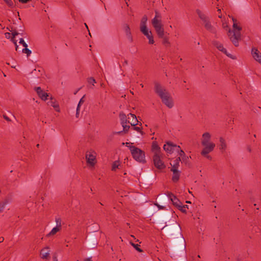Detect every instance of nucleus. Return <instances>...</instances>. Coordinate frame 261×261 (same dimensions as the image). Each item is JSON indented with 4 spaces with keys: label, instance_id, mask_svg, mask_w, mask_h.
Listing matches in <instances>:
<instances>
[{
    "label": "nucleus",
    "instance_id": "nucleus-21",
    "mask_svg": "<svg viewBox=\"0 0 261 261\" xmlns=\"http://www.w3.org/2000/svg\"><path fill=\"white\" fill-rule=\"evenodd\" d=\"M123 30L125 33V34H126V36L127 37L128 39L132 41V37L131 36L130 30V28H129L128 25L127 24H124L123 25Z\"/></svg>",
    "mask_w": 261,
    "mask_h": 261
},
{
    "label": "nucleus",
    "instance_id": "nucleus-23",
    "mask_svg": "<svg viewBox=\"0 0 261 261\" xmlns=\"http://www.w3.org/2000/svg\"><path fill=\"white\" fill-rule=\"evenodd\" d=\"M220 149L222 151H224L227 147L225 140L223 138H220Z\"/></svg>",
    "mask_w": 261,
    "mask_h": 261
},
{
    "label": "nucleus",
    "instance_id": "nucleus-45",
    "mask_svg": "<svg viewBox=\"0 0 261 261\" xmlns=\"http://www.w3.org/2000/svg\"><path fill=\"white\" fill-rule=\"evenodd\" d=\"M156 205L159 207V208L160 210H163L164 208V206H161V205H160L158 204H156Z\"/></svg>",
    "mask_w": 261,
    "mask_h": 261
},
{
    "label": "nucleus",
    "instance_id": "nucleus-20",
    "mask_svg": "<svg viewBox=\"0 0 261 261\" xmlns=\"http://www.w3.org/2000/svg\"><path fill=\"white\" fill-rule=\"evenodd\" d=\"M181 161V158L178 157L174 160L172 162L170 163L171 166V169H178L179 166V163Z\"/></svg>",
    "mask_w": 261,
    "mask_h": 261
},
{
    "label": "nucleus",
    "instance_id": "nucleus-62",
    "mask_svg": "<svg viewBox=\"0 0 261 261\" xmlns=\"http://www.w3.org/2000/svg\"><path fill=\"white\" fill-rule=\"evenodd\" d=\"M88 31H89V34L91 36V34H90V33L89 32V30H88Z\"/></svg>",
    "mask_w": 261,
    "mask_h": 261
},
{
    "label": "nucleus",
    "instance_id": "nucleus-58",
    "mask_svg": "<svg viewBox=\"0 0 261 261\" xmlns=\"http://www.w3.org/2000/svg\"><path fill=\"white\" fill-rule=\"evenodd\" d=\"M121 133V132H117L116 133H117V134H120V133Z\"/></svg>",
    "mask_w": 261,
    "mask_h": 261
},
{
    "label": "nucleus",
    "instance_id": "nucleus-28",
    "mask_svg": "<svg viewBox=\"0 0 261 261\" xmlns=\"http://www.w3.org/2000/svg\"><path fill=\"white\" fill-rule=\"evenodd\" d=\"M55 222L56 223V226L61 228L62 227V220L60 217H57L55 218Z\"/></svg>",
    "mask_w": 261,
    "mask_h": 261
},
{
    "label": "nucleus",
    "instance_id": "nucleus-49",
    "mask_svg": "<svg viewBox=\"0 0 261 261\" xmlns=\"http://www.w3.org/2000/svg\"><path fill=\"white\" fill-rule=\"evenodd\" d=\"M127 64H128V61L127 60H125L123 63V65H127Z\"/></svg>",
    "mask_w": 261,
    "mask_h": 261
},
{
    "label": "nucleus",
    "instance_id": "nucleus-36",
    "mask_svg": "<svg viewBox=\"0 0 261 261\" xmlns=\"http://www.w3.org/2000/svg\"><path fill=\"white\" fill-rule=\"evenodd\" d=\"M7 204V202L0 203V213L2 212L5 208V205Z\"/></svg>",
    "mask_w": 261,
    "mask_h": 261
},
{
    "label": "nucleus",
    "instance_id": "nucleus-14",
    "mask_svg": "<svg viewBox=\"0 0 261 261\" xmlns=\"http://www.w3.org/2000/svg\"><path fill=\"white\" fill-rule=\"evenodd\" d=\"M167 196L170 200L172 202V203L174 205L178 207L179 205H181V202L174 194L171 193H168Z\"/></svg>",
    "mask_w": 261,
    "mask_h": 261
},
{
    "label": "nucleus",
    "instance_id": "nucleus-48",
    "mask_svg": "<svg viewBox=\"0 0 261 261\" xmlns=\"http://www.w3.org/2000/svg\"><path fill=\"white\" fill-rule=\"evenodd\" d=\"M222 26L224 28L227 27V24L226 22H223Z\"/></svg>",
    "mask_w": 261,
    "mask_h": 261
},
{
    "label": "nucleus",
    "instance_id": "nucleus-50",
    "mask_svg": "<svg viewBox=\"0 0 261 261\" xmlns=\"http://www.w3.org/2000/svg\"><path fill=\"white\" fill-rule=\"evenodd\" d=\"M4 118L6 120H8V121H9V118H8L7 116H6L4 115Z\"/></svg>",
    "mask_w": 261,
    "mask_h": 261
},
{
    "label": "nucleus",
    "instance_id": "nucleus-8",
    "mask_svg": "<svg viewBox=\"0 0 261 261\" xmlns=\"http://www.w3.org/2000/svg\"><path fill=\"white\" fill-rule=\"evenodd\" d=\"M202 145L203 146V148L201 152V154H208L214 150L216 146L215 144L212 142Z\"/></svg>",
    "mask_w": 261,
    "mask_h": 261
},
{
    "label": "nucleus",
    "instance_id": "nucleus-39",
    "mask_svg": "<svg viewBox=\"0 0 261 261\" xmlns=\"http://www.w3.org/2000/svg\"><path fill=\"white\" fill-rule=\"evenodd\" d=\"M11 41L13 42V43L15 44V50L16 51H18V49H19V47H18V45L17 44V40H15V39L14 38H11Z\"/></svg>",
    "mask_w": 261,
    "mask_h": 261
},
{
    "label": "nucleus",
    "instance_id": "nucleus-54",
    "mask_svg": "<svg viewBox=\"0 0 261 261\" xmlns=\"http://www.w3.org/2000/svg\"><path fill=\"white\" fill-rule=\"evenodd\" d=\"M183 206H186V209L188 208V206L187 205H183Z\"/></svg>",
    "mask_w": 261,
    "mask_h": 261
},
{
    "label": "nucleus",
    "instance_id": "nucleus-57",
    "mask_svg": "<svg viewBox=\"0 0 261 261\" xmlns=\"http://www.w3.org/2000/svg\"><path fill=\"white\" fill-rule=\"evenodd\" d=\"M85 27H86L87 29H88V26L86 23H85Z\"/></svg>",
    "mask_w": 261,
    "mask_h": 261
},
{
    "label": "nucleus",
    "instance_id": "nucleus-37",
    "mask_svg": "<svg viewBox=\"0 0 261 261\" xmlns=\"http://www.w3.org/2000/svg\"><path fill=\"white\" fill-rule=\"evenodd\" d=\"M122 126L123 127V130L126 132L128 131L129 128V126L127 125V123L122 124Z\"/></svg>",
    "mask_w": 261,
    "mask_h": 261
},
{
    "label": "nucleus",
    "instance_id": "nucleus-59",
    "mask_svg": "<svg viewBox=\"0 0 261 261\" xmlns=\"http://www.w3.org/2000/svg\"><path fill=\"white\" fill-rule=\"evenodd\" d=\"M186 202H187V203H191V202H190V201H186Z\"/></svg>",
    "mask_w": 261,
    "mask_h": 261
},
{
    "label": "nucleus",
    "instance_id": "nucleus-56",
    "mask_svg": "<svg viewBox=\"0 0 261 261\" xmlns=\"http://www.w3.org/2000/svg\"><path fill=\"white\" fill-rule=\"evenodd\" d=\"M140 86L142 88H143L144 87V85L142 84H140Z\"/></svg>",
    "mask_w": 261,
    "mask_h": 261
},
{
    "label": "nucleus",
    "instance_id": "nucleus-33",
    "mask_svg": "<svg viewBox=\"0 0 261 261\" xmlns=\"http://www.w3.org/2000/svg\"><path fill=\"white\" fill-rule=\"evenodd\" d=\"M163 44H170V42L168 40V38L166 37H164V36H163Z\"/></svg>",
    "mask_w": 261,
    "mask_h": 261
},
{
    "label": "nucleus",
    "instance_id": "nucleus-5",
    "mask_svg": "<svg viewBox=\"0 0 261 261\" xmlns=\"http://www.w3.org/2000/svg\"><path fill=\"white\" fill-rule=\"evenodd\" d=\"M232 20L233 21V28L234 31L232 32L229 30L228 36L234 46H238L239 41L241 39L240 31L241 30V28L238 25L237 23H236V20L234 19V18H233Z\"/></svg>",
    "mask_w": 261,
    "mask_h": 261
},
{
    "label": "nucleus",
    "instance_id": "nucleus-25",
    "mask_svg": "<svg viewBox=\"0 0 261 261\" xmlns=\"http://www.w3.org/2000/svg\"><path fill=\"white\" fill-rule=\"evenodd\" d=\"M61 229V228H59V227H58L57 226L54 227L50 231V232L48 234L47 236H53L54 234H55L57 232H58V231H59Z\"/></svg>",
    "mask_w": 261,
    "mask_h": 261
},
{
    "label": "nucleus",
    "instance_id": "nucleus-18",
    "mask_svg": "<svg viewBox=\"0 0 261 261\" xmlns=\"http://www.w3.org/2000/svg\"><path fill=\"white\" fill-rule=\"evenodd\" d=\"M147 20L148 18L147 16L146 15H144L141 20L140 27V31L148 29L146 25Z\"/></svg>",
    "mask_w": 261,
    "mask_h": 261
},
{
    "label": "nucleus",
    "instance_id": "nucleus-4",
    "mask_svg": "<svg viewBox=\"0 0 261 261\" xmlns=\"http://www.w3.org/2000/svg\"><path fill=\"white\" fill-rule=\"evenodd\" d=\"M130 144L131 143L129 142L125 143V145L129 149L134 159L140 163H145L146 160L144 151L141 150V149L135 147V146L130 145ZM124 144V143H122V145Z\"/></svg>",
    "mask_w": 261,
    "mask_h": 261
},
{
    "label": "nucleus",
    "instance_id": "nucleus-9",
    "mask_svg": "<svg viewBox=\"0 0 261 261\" xmlns=\"http://www.w3.org/2000/svg\"><path fill=\"white\" fill-rule=\"evenodd\" d=\"M163 148L167 153L171 154L176 151V149L178 148V146L171 142H168L164 145Z\"/></svg>",
    "mask_w": 261,
    "mask_h": 261
},
{
    "label": "nucleus",
    "instance_id": "nucleus-29",
    "mask_svg": "<svg viewBox=\"0 0 261 261\" xmlns=\"http://www.w3.org/2000/svg\"><path fill=\"white\" fill-rule=\"evenodd\" d=\"M22 52L24 54H27V56L29 57L32 54V51L28 47H24L22 49Z\"/></svg>",
    "mask_w": 261,
    "mask_h": 261
},
{
    "label": "nucleus",
    "instance_id": "nucleus-44",
    "mask_svg": "<svg viewBox=\"0 0 261 261\" xmlns=\"http://www.w3.org/2000/svg\"><path fill=\"white\" fill-rule=\"evenodd\" d=\"M202 155L204 156V157H205L206 158H207V159L210 160H212V157L211 155H208V154H201Z\"/></svg>",
    "mask_w": 261,
    "mask_h": 261
},
{
    "label": "nucleus",
    "instance_id": "nucleus-31",
    "mask_svg": "<svg viewBox=\"0 0 261 261\" xmlns=\"http://www.w3.org/2000/svg\"><path fill=\"white\" fill-rule=\"evenodd\" d=\"M177 208L179 209V210L181 211L182 213H187V210L186 209V206H183L182 203Z\"/></svg>",
    "mask_w": 261,
    "mask_h": 261
},
{
    "label": "nucleus",
    "instance_id": "nucleus-47",
    "mask_svg": "<svg viewBox=\"0 0 261 261\" xmlns=\"http://www.w3.org/2000/svg\"><path fill=\"white\" fill-rule=\"evenodd\" d=\"M30 0H19V1L22 3H26L29 2Z\"/></svg>",
    "mask_w": 261,
    "mask_h": 261
},
{
    "label": "nucleus",
    "instance_id": "nucleus-30",
    "mask_svg": "<svg viewBox=\"0 0 261 261\" xmlns=\"http://www.w3.org/2000/svg\"><path fill=\"white\" fill-rule=\"evenodd\" d=\"M139 252H141L142 251V250L140 248V245L138 244H135L133 243H130Z\"/></svg>",
    "mask_w": 261,
    "mask_h": 261
},
{
    "label": "nucleus",
    "instance_id": "nucleus-13",
    "mask_svg": "<svg viewBox=\"0 0 261 261\" xmlns=\"http://www.w3.org/2000/svg\"><path fill=\"white\" fill-rule=\"evenodd\" d=\"M251 55L253 59L261 64V53L255 47L252 48Z\"/></svg>",
    "mask_w": 261,
    "mask_h": 261
},
{
    "label": "nucleus",
    "instance_id": "nucleus-51",
    "mask_svg": "<svg viewBox=\"0 0 261 261\" xmlns=\"http://www.w3.org/2000/svg\"><path fill=\"white\" fill-rule=\"evenodd\" d=\"M4 239L3 238H0V242H2L4 241Z\"/></svg>",
    "mask_w": 261,
    "mask_h": 261
},
{
    "label": "nucleus",
    "instance_id": "nucleus-53",
    "mask_svg": "<svg viewBox=\"0 0 261 261\" xmlns=\"http://www.w3.org/2000/svg\"><path fill=\"white\" fill-rule=\"evenodd\" d=\"M54 261H57V259L56 257H54Z\"/></svg>",
    "mask_w": 261,
    "mask_h": 261
},
{
    "label": "nucleus",
    "instance_id": "nucleus-22",
    "mask_svg": "<svg viewBox=\"0 0 261 261\" xmlns=\"http://www.w3.org/2000/svg\"><path fill=\"white\" fill-rule=\"evenodd\" d=\"M51 100L50 101L48 102V103H47L48 105L54 107V108L55 109V110L57 112H59L60 111L59 105L56 102V101L55 100L53 101L52 98H51Z\"/></svg>",
    "mask_w": 261,
    "mask_h": 261
},
{
    "label": "nucleus",
    "instance_id": "nucleus-34",
    "mask_svg": "<svg viewBox=\"0 0 261 261\" xmlns=\"http://www.w3.org/2000/svg\"><path fill=\"white\" fill-rule=\"evenodd\" d=\"M88 82L89 84H92L93 85H94V84L96 83L95 80L92 77L88 78Z\"/></svg>",
    "mask_w": 261,
    "mask_h": 261
},
{
    "label": "nucleus",
    "instance_id": "nucleus-11",
    "mask_svg": "<svg viewBox=\"0 0 261 261\" xmlns=\"http://www.w3.org/2000/svg\"><path fill=\"white\" fill-rule=\"evenodd\" d=\"M214 44L218 49L225 54L227 56L230 57L231 59H234L233 57H232L231 54L227 53L226 49L223 47V44H222L221 43L218 41H215L214 42Z\"/></svg>",
    "mask_w": 261,
    "mask_h": 261
},
{
    "label": "nucleus",
    "instance_id": "nucleus-17",
    "mask_svg": "<svg viewBox=\"0 0 261 261\" xmlns=\"http://www.w3.org/2000/svg\"><path fill=\"white\" fill-rule=\"evenodd\" d=\"M171 171L173 172L172 180L174 182H177L179 179L180 171L178 169H171Z\"/></svg>",
    "mask_w": 261,
    "mask_h": 261
},
{
    "label": "nucleus",
    "instance_id": "nucleus-60",
    "mask_svg": "<svg viewBox=\"0 0 261 261\" xmlns=\"http://www.w3.org/2000/svg\"><path fill=\"white\" fill-rule=\"evenodd\" d=\"M248 150H249V152H250V151H251V149H250V148H249V149H248Z\"/></svg>",
    "mask_w": 261,
    "mask_h": 261
},
{
    "label": "nucleus",
    "instance_id": "nucleus-35",
    "mask_svg": "<svg viewBox=\"0 0 261 261\" xmlns=\"http://www.w3.org/2000/svg\"><path fill=\"white\" fill-rule=\"evenodd\" d=\"M133 129L138 132L140 133L141 135H143V132L142 131L141 128L138 126H134Z\"/></svg>",
    "mask_w": 261,
    "mask_h": 261
},
{
    "label": "nucleus",
    "instance_id": "nucleus-3",
    "mask_svg": "<svg viewBox=\"0 0 261 261\" xmlns=\"http://www.w3.org/2000/svg\"><path fill=\"white\" fill-rule=\"evenodd\" d=\"M151 24L159 38H163L164 35V25L162 23L161 14L157 10L155 11V16L151 20Z\"/></svg>",
    "mask_w": 261,
    "mask_h": 261
},
{
    "label": "nucleus",
    "instance_id": "nucleus-26",
    "mask_svg": "<svg viewBox=\"0 0 261 261\" xmlns=\"http://www.w3.org/2000/svg\"><path fill=\"white\" fill-rule=\"evenodd\" d=\"M176 152L178 153V155H179V157L182 158V159H184V157L186 158V154L184 151L181 149L179 146H178V148L176 149Z\"/></svg>",
    "mask_w": 261,
    "mask_h": 261
},
{
    "label": "nucleus",
    "instance_id": "nucleus-19",
    "mask_svg": "<svg viewBox=\"0 0 261 261\" xmlns=\"http://www.w3.org/2000/svg\"><path fill=\"white\" fill-rule=\"evenodd\" d=\"M132 117V120L130 121H128V122L130 123V124L133 126H135L138 124V120L135 115L133 114L132 113H129L128 114V119H130V118Z\"/></svg>",
    "mask_w": 261,
    "mask_h": 261
},
{
    "label": "nucleus",
    "instance_id": "nucleus-46",
    "mask_svg": "<svg viewBox=\"0 0 261 261\" xmlns=\"http://www.w3.org/2000/svg\"><path fill=\"white\" fill-rule=\"evenodd\" d=\"M84 261H92V257H88L84 260Z\"/></svg>",
    "mask_w": 261,
    "mask_h": 261
},
{
    "label": "nucleus",
    "instance_id": "nucleus-2",
    "mask_svg": "<svg viewBox=\"0 0 261 261\" xmlns=\"http://www.w3.org/2000/svg\"><path fill=\"white\" fill-rule=\"evenodd\" d=\"M151 151L153 153V161L156 168L159 169H163L165 168V165L162 161L163 153L161 148L156 142H153L151 146Z\"/></svg>",
    "mask_w": 261,
    "mask_h": 261
},
{
    "label": "nucleus",
    "instance_id": "nucleus-12",
    "mask_svg": "<svg viewBox=\"0 0 261 261\" xmlns=\"http://www.w3.org/2000/svg\"><path fill=\"white\" fill-rule=\"evenodd\" d=\"M35 90L37 92L38 95L39 97L43 100H46L47 99V97L48 96V94L43 91L41 87H37L34 88Z\"/></svg>",
    "mask_w": 261,
    "mask_h": 261
},
{
    "label": "nucleus",
    "instance_id": "nucleus-40",
    "mask_svg": "<svg viewBox=\"0 0 261 261\" xmlns=\"http://www.w3.org/2000/svg\"><path fill=\"white\" fill-rule=\"evenodd\" d=\"M80 109V107L79 106V105H77V106L76 108V115H75L76 118H78L79 116Z\"/></svg>",
    "mask_w": 261,
    "mask_h": 261
},
{
    "label": "nucleus",
    "instance_id": "nucleus-1",
    "mask_svg": "<svg viewBox=\"0 0 261 261\" xmlns=\"http://www.w3.org/2000/svg\"><path fill=\"white\" fill-rule=\"evenodd\" d=\"M154 91L162 100V102L171 109L174 106L173 101L169 92L159 83H154Z\"/></svg>",
    "mask_w": 261,
    "mask_h": 261
},
{
    "label": "nucleus",
    "instance_id": "nucleus-41",
    "mask_svg": "<svg viewBox=\"0 0 261 261\" xmlns=\"http://www.w3.org/2000/svg\"><path fill=\"white\" fill-rule=\"evenodd\" d=\"M84 96L80 99V101L79 102V103L78 105H79V106L80 107L81 105H82L84 102Z\"/></svg>",
    "mask_w": 261,
    "mask_h": 261
},
{
    "label": "nucleus",
    "instance_id": "nucleus-32",
    "mask_svg": "<svg viewBox=\"0 0 261 261\" xmlns=\"http://www.w3.org/2000/svg\"><path fill=\"white\" fill-rule=\"evenodd\" d=\"M10 7L13 6V2L12 0H3Z\"/></svg>",
    "mask_w": 261,
    "mask_h": 261
},
{
    "label": "nucleus",
    "instance_id": "nucleus-7",
    "mask_svg": "<svg viewBox=\"0 0 261 261\" xmlns=\"http://www.w3.org/2000/svg\"><path fill=\"white\" fill-rule=\"evenodd\" d=\"M96 152L93 149L88 150L86 152L85 158L87 165L90 167H94L96 164Z\"/></svg>",
    "mask_w": 261,
    "mask_h": 261
},
{
    "label": "nucleus",
    "instance_id": "nucleus-24",
    "mask_svg": "<svg viewBox=\"0 0 261 261\" xmlns=\"http://www.w3.org/2000/svg\"><path fill=\"white\" fill-rule=\"evenodd\" d=\"M119 117L121 120V124L127 123L126 116L125 114H124V113H120L119 115Z\"/></svg>",
    "mask_w": 261,
    "mask_h": 261
},
{
    "label": "nucleus",
    "instance_id": "nucleus-10",
    "mask_svg": "<svg viewBox=\"0 0 261 261\" xmlns=\"http://www.w3.org/2000/svg\"><path fill=\"white\" fill-rule=\"evenodd\" d=\"M140 31L148 39L149 44H153L154 43L153 37L150 30H149L148 29H146Z\"/></svg>",
    "mask_w": 261,
    "mask_h": 261
},
{
    "label": "nucleus",
    "instance_id": "nucleus-15",
    "mask_svg": "<svg viewBox=\"0 0 261 261\" xmlns=\"http://www.w3.org/2000/svg\"><path fill=\"white\" fill-rule=\"evenodd\" d=\"M49 248L46 247L41 250L40 254L42 259H48L49 258Z\"/></svg>",
    "mask_w": 261,
    "mask_h": 261
},
{
    "label": "nucleus",
    "instance_id": "nucleus-42",
    "mask_svg": "<svg viewBox=\"0 0 261 261\" xmlns=\"http://www.w3.org/2000/svg\"><path fill=\"white\" fill-rule=\"evenodd\" d=\"M11 34L12 36V37L11 38L15 39V36L16 35H17L18 34V33L17 32H16V31H14V32H12Z\"/></svg>",
    "mask_w": 261,
    "mask_h": 261
},
{
    "label": "nucleus",
    "instance_id": "nucleus-27",
    "mask_svg": "<svg viewBox=\"0 0 261 261\" xmlns=\"http://www.w3.org/2000/svg\"><path fill=\"white\" fill-rule=\"evenodd\" d=\"M120 165V163L119 161H115L112 164V170L115 171L116 169L119 168V166Z\"/></svg>",
    "mask_w": 261,
    "mask_h": 261
},
{
    "label": "nucleus",
    "instance_id": "nucleus-55",
    "mask_svg": "<svg viewBox=\"0 0 261 261\" xmlns=\"http://www.w3.org/2000/svg\"><path fill=\"white\" fill-rule=\"evenodd\" d=\"M222 15H221H221H219L218 17H219V18H222Z\"/></svg>",
    "mask_w": 261,
    "mask_h": 261
},
{
    "label": "nucleus",
    "instance_id": "nucleus-6",
    "mask_svg": "<svg viewBox=\"0 0 261 261\" xmlns=\"http://www.w3.org/2000/svg\"><path fill=\"white\" fill-rule=\"evenodd\" d=\"M196 13L202 22V24L206 30L212 33L215 32V30L212 25L209 17L200 10H197Z\"/></svg>",
    "mask_w": 261,
    "mask_h": 261
},
{
    "label": "nucleus",
    "instance_id": "nucleus-43",
    "mask_svg": "<svg viewBox=\"0 0 261 261\" xmlns=\"http://www.w3.org/2000/svg\"><path fill=\"white\" fill-rule=\"evenodd\" d=\"M12 34L10 33H6L5 34V37L9 39L11 37Z\"/></svg>",
    "mask_w": 261,
    "mask_h": 261
},
{
    "label": "nucleus",
    "instance_id": "nucleus-38",
    "mask_svg": "<svg viewBox=\"0 0 261 261\" xmlns=\"http://www.w3.org/2000/svg\"><path fill=\"white\" fill-rule=\"evenodd\" d=\"M19 43L22 44L24 47H28L27 44L24 42L23 38H20L19 40Z\"/></svg>",
    "mask_w": 261,
    "mask_h": 261
},
{
    "label": "nucleus",
    "instance_id": "nucleus-16",
    "mask_svg": "<svg viewBox=\"0 0 261 261\" xmlns=\"http://www.w3.org/2000/svg\"><path fill=\"white\" fill-rule=\"evenodd\" d=\"M211 135L209 133H204L202 136L201 145H205L207 143L211 142Z\"/></svg>",
    "mask_w": 261,
    "mask_h": 261
},
{
    "label": "nucleus",
    "instance_id": "nucleus-61",
    "mask_svg": "<svg viewBox=\"0 0 261 261\" xmlns=\"http://www.w3.org/2000/svg\"><path fill=\"white\" fill-rule=\"evenodd\" d=\"M39 144H38L37 145V147H39Z\"/></svg>",
    "mask_w": 261,
    "mask_h": 261
},
{
    "label": "nucleus",
    "instance_id": "nucleus-52",
    "mask_svg": "<svg viewBox=\"0 0 261 261\" xmlns=\"http://www.w3.org/2000/svg\"><path fill=\"white\" fill-rule=\"evenodd\" d=\"M217 11H218V12L220 13V12H221V9H220V8H217Z\"/></svg>",
    "mask_w": 261,
    "mask_h": 261
}]
</instances>
